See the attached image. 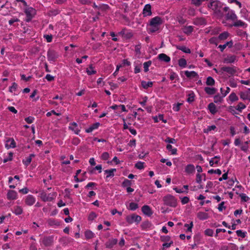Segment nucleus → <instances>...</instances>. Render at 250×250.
<instances>
[{
	"instance_id": "obj_1",
	"label": "nucleus",
	"mask_w": 250,
	"mask_h": 250,
	"mask_svg": "<svg viewBox=\"0 0 250 250\" xmlns=\"http://www.w3.org/2000/svg\"><path fill=\"white\" fill-rule=\"evenodd\" d=\"M208 8L213 11V14L219 17L222 18L223 14V4L218 0H210L208 4Z\"/></svg>"
},
{
	"instance_id": "obj_2",
	"label": "nucleus",
	"mask_w": 250,
	"mask_h": 250,
	"mask_svg": "<svg viewBox=\"0 0 250 250\" xmlns=\"http://www.w3.org/2000/svg\"><path fill=\"white\" fill-rule=\"evenodd\" d=\"M163 20L159 16L152 18L149 21V27L147 28L149 33H152L157 31L159 29V26L162 24Z\"/></svg>"
},
{
	"instance_id": "obj_3",
	"label": "nucleus",
	"mask_w": 250,
	"mask_h": 250,
	"mask_svg": "<svg viewBox=\"0 0 250 250\" xmlns=\"http://www.w3.org/2000/svg\"><path fill=\"white\" fill-rule=\"evenodd\" d=\"M223 13H225V19L227 20H231L234 21L237 20V17L234 12L230 9L229 7L225 6L223 8Z\"/></svg>"
},
{
	"instance_id": "obj_4",
	"label": "nucleus",
	"mask_w": 250,
	"mask_h": 250,
	"mask_svg": "<svg viewBox=\"0 0 250 250\" xmlns=\"http://www.w3.org/2000/svg\"><path fill=\"white\" fill-rule=\"evenodd\" d=\"M163 201L165 205L171 207H175L177 205L176 200L171 195L168 194L164 196Z\"/></svg>"
},
{
	"instance_id": "obj_5",
	"label": "nucleus",
	"mask_w": 250,
	"mask_h": 250,
	"mask_svg": "<svg viewBox=\"0 0 250 250\" xmlns=\"http://www.w3.org/2000/svg\"><path fill=\"white\" fill-rule=\"evenodd\" d=\"M126 222L131 224L133 223H136L138 224L141 221V217L139 215L133 214L131 215H128L126 217Z\"/></svg>"
},
{
	"instance_id": "obj_6",
	"label": "nucleus",
	"mask_w": 250,
	"mask_h": 250,
	"mask_svg": "<svg viewBox=\"0 0 250 250\" xmlns=\"http://www.w3.org/2000/svg\"><path fill=\"white\" fill-rule=\"evenodd\" d=\"M24 12L26 15V21L27 22H29L36 14V10L32 7L26 8Z\"/></svg>"
},
{
	"instance_id": "obj_7",
	"label": "nucleus",
	"mask_w": 250,
	"mask_h": 250,
	"mask_svg": "<svg viewBox=\"0 0 250 250\" xmlns=\"http://www.w3.org/2000/svg\"><path fill=\"white\" fill-rule=\"evenodd\" d=\"M47 59L49 62H55L59 57L58 54L53 50H49L47 54Z\"/></svg>"
},
{
	"instance_id": "obj_8",
	"label": "nucleus",
	"mask_w": 250,
	"mask_h": 250,
	"mask_svg": "<svg viewBox=\"0 0 250 250\" xmlns=\"http://www.w3.org/2000/svg\"><path fill=\"white\" fill-rule=\"evenodd\" d=\"M42 242L45 247L51 246L53 243V237L52 236H44L42 238Z\"/></svg>"
},
{
	"instance_id": "obj_9",
	"label": "nucleus",
	"mask_w": 250,
	"mask_h": 250,
	"mask_svg": "<svg viewBox=\"0 0 250 250\" xmlns=\"http://www.w3.org/2000/svg\"><path fill=\"white\" fill-rule=\"evenodd\" d=\"M142 211L144 214L148 216H150L153 213L151 208L147 205L143 206L142 208Z\"/></svg>"
},
{
	"instance_id": "obj_10",
	"label": "nucleus",
	"mask_w": 250,
	"mask_h": 250,
	"mask_svg": "<svg viewBox=\"0 0 250 250\" xmlns=\"http://www.w3.org/2000/svg\"><path fill=\"white\" fill-rule=\"evenodd\" d=\"M151 7L149 4H146L143 9V14L144 17L151 16L152 14L151 12Z\"/></svg>"
},
{
	"instance_id": "obj_11",
	"label": "nucleus",
	"mask_w": 250,
	"mask_h": 250,
	"mask_svg": "<svg viewBox=\"0 0 250 250\" xmlns=\"http://www.w3.org/2000/svg\"><path fill=\"white\" fill-rule=\"evenodd\" d=\"M35 198L32 195L27 196L25 202L28 206H32L35 203Z\"/></svg>"
},
{
	"instance_id": "obj_12",
	"label": "nucleus",
	"mask_w": 250,
	"mask_h": 250,
	"mask_svg": "<svg viewBox=\"0 0 250 250\" xmlns=\"http://www.w3.org/2000/svg\"><path fill=\"white\" fill-rule=\"evenodd\" d=\"M221 70L223 71V72H227L229 74L232 75L236 72V70L234 67H231L223 66L221 68Z\"/></svg>"
},
{
	"instance_id": "obj_13",
	"label": "nucleus",
	"mask_w": 250,
	"mask_h": 250,
	"mask_svg": "<svg viewBox=\"0 0 250 250\" xmlns=\"http://www.w3.org/2000/svg\"><path fill=\"white\" fill-rule=\"evenodd\" d=\"M17 197V193L15 190H10L7 194L8 200H15Z\"/></svg>"
},
{
	"instance_id": "obj_14",
	"label": "nucleus",
	"mask_w": 250,
	"mask_h": 250,
	"mask_svg": "<svg viewBox=\"0 0 250 250\" xmlns=\"http://www.w3.org/2000/svg\"><path fill=\"white\" fill-rule=\"evenodd\" d=\"M158 58L159 60L166 62H168L170 61V57L164 53L160 54L158 56Z\"/></svg>"
},
{
	"instance_id": "obj_15",
	"label": "nucleus",
	"mask_w": 250,
	"mask_h": 250,
	"mask_svg": "<svg viewBox=\"0 0 250 250\" xmlns=\"http://www.w3.org/2000/svg\"><path fill=\"white\" fill-rule=\"evenodd\" d=\"M233 45V42L230 41L227 42L225 44L223 45H219L218 47L220 49L221 52H223L224 50L228 46L229 48H231Z\"/></svg>"
},
{
	"instance_id": "obj_16",
	"label": "nucleus",
	"mask_w": 250,
	"mask_h": 250,
	"mask_svg": "<svg viewBox=\"0 0 250 250\" xmlns=\"http://www.w3.org/2000/svg\"><path fill=\"white\" fill-rule=\"evenodd\" d=\"M222 249L224 250H238V247L234 244L230 243L228 246L222 247Z\"/></svg>"
},
{
	"instance_id": "obj_17",
	"label": "nucleus",
	"mask_w": 250,
	"mask_h": 250,
	"mask_svg": "<svg viewBox=\"0 0 250 250\" xmlns=\"http://www.w3.org/2000/svg\"><path fill=\"white\" fill-rule=\"evenodd\" d=\"M6 147L9 148H14L16 147V143L13 139H9L7 141Z\"/></svg>"
},
{
	"instance_id": "obj_18",
	"label": "nucleus",
	"mask_w": 250,
	"mask_h": 250,
	"mask_svg": "<svg viewBox=\"0 0 250 250\" xmlns=\"http://www.w3.org/2000/svg\"><path fill=\"white\" fill-rule=\"evenodd\" d=\"M118 240L117 239H112L106 243V247L108 248H112L114 245L117 244Z\"/></svg>"
},
{
	"instance_id": "obj_19",
	"label": "nucleus",
	"mask_w": 250,
	"mask_h": 250,
	"mask_svg": "<svg viewBox=\"0 0 250 250\" xmlns=\"http://www.w3.org/2000/svg\"><path fill=\"white\" fill-rule=\"evenodd\" d=\"M197 217L200 220H206L208 218V214L202 211H200L197 213Z\"/></svg>"
},
{
	"instance_id": "obj_20",
	"label": "nucleus",
	"mask_w": 250,
	"mask_h": 250,
	"mask_svg": "<svg viewBox=\"0 0 250 250\" xmlns=\"http://www.w3.org/2000/svg\"><path fill=\"white\" fill-rule=\"evenodd\" d=\"M204 90L206 93L208 95H213L217 91V89L216 88L210 87H206Z\"/></svg>"
},
{
	"instance_id": "obj_21",
	"label": "nucleus",
	"mask_w": 250,
	"mask_h": 250,
	"mask_svg": "<svg viewBox=\"0 0 250 250\" xmlns=\"http://www.w3.org/2000/svg\"><path fill=\"white\" fill-rule=\"evenodd\" d=\"M208 108L212 114H214L217 112L216 105L213 103H211L208 105Z\"/></svg>"
},
{
	"instance_id": "obj_22",
	"label": "nucleus",
	"mask_w": 250,
	"mask_h": 250,
	"mask_svg": "<svg viewBox=\"0 0 250 250\" xmlns=\"http://www.w3.org/2000/svg\"><path fill=\"white\" fill-rule=\"evenodd\" d=\"M185 74L188 78H191V77L194 78V77H196L198 76V74L194 71H185Z\"/></svg>"
},
{
	"instance_id": "obj_23",
	"label": "nucleus",
	"mask_w": 250,
	"mask_h": 250,
	"mask_svg": "<svg viewBox=\"0 0 250 250\" xmlns=\"http://www.w3.org/2000/svg\"><path fill=\"white\" fill-rule=\"evenodd\" d=\"M35 155L34 154H30L29 156L28 157L26 160H23L22 162L27 167L28 166L30 163L31 162L32 159L33 157H34Z\"/></svg>"
},
{
	"instance_id": "obj_24",
	"label": "nucleus",
	"mask_w": 250,
	"mask_h": 250,
	"mask_svg": "<svg viewBox=\"0 0 250 250\" xmlns=\"http://www.w3.org/2000/svg\"><path fill=\"white\" fill-rule=\"evenodd\" d=\"M115 171H116V169L115 168H112L104 170L105 173L107 174L106 178H107L110 177H113L114 176V172Z\"/></svg>"
},
{
	"instance_id": "obj_25",
	"label": "nucleus",
	"mask_w": 250,
	"mask_h": 250,
	"mask_svg": "<svg viewBox=\"0 0 250 250\" xmlns=\"http://www.w3.org/2000/svg\"><path fill=\"white\" fill-rule=\"evenodd\" d=\"M236 21L234 22L233 25H231L230 26L232 27V26H235V27H244V26L246 25V24L242 21L241 20H235Z\"/></svg>"
},
{
	"instance_id": "obj_26",
	"label": "nucleus",
	"mask_w": 250,
	"mask_h": 250,
	"mask_svg": "<svg viewBox=\"0 0 250 250\" xmlns=\"http://www.w3.org/2000/svg\"><path fill=\"white\" fill-rule=\"evenodd\" d=\"M141 84L142 87L145 89H147L148 87H150L152 86L153 83L152 82H146V81H143L141 82Z\"/></svg>"
},
{
	"instance_id": "obj_27",
	"label": "nucleus",
	"mask_w": 250,
	"mask_h": 250,
	"mask_svg": "<svg viewBox=\"0 0 250 250\" xmlns=\"http://www.w3.org/2000/svg\"><path fill=\"white\" fill-rule=\"evenodd\" d=\"M194 23L197 25H204L206 23V21L203 18H198L194 21Z\"/></svg>"
},
{
	"instance_id": "obj_28",
	"label": "nucleus",
	"mask_w": 250,
	"mask_h": 250,
	"mask_svg": "<svg viewBox=\"0 0 250 250\" xmlns=\"http://www.w3.org/2000/svg\"><path fill=\"white\" fill-rule=\"evenodd\" d=\"M229 36V33L228 32L225 31L219 35V36H218V39H219L220 40H225L226 39H227Z\"/></svg>"
},
{
	"instance_id": "obj_29",
	"label": "nucleus",
	"mask_w": 250,
	"mask_h": 250,
	"mask_svg": "<svg viewBox=\"0 0 250 250\" xmlns=\"http://www.w3.org/2000/svg\"><path fill=\"white\" fill-rule=\"evenodd\" d=\"M236 60L235 56H229L225 59V62L226 63H233Z\"/></svg>"
},
{
	"instance_id": "obj_30",
	"label": "nucleus",
	"mask_w": 250,
	"mask_h": 250,
	"mask_svg": "<svg viewBox=\"0 0 250 250\" xmlns=\"http://www.w3.org/2000/svg\"><path fill=\"white\" fill-rule=\"evenodd\" d=\"M206 84L209 86L214 85L215 84V81L211 77H208L206 81Z\"/></svg>"
},
{
	"instance_id": "obj_31",
	"label": "nucleus",
	"mask_w": 250,
	"mask_h": 250,
	"mask_svg": "<svg viewBox=\"0 0 250 250\" xmlns=\"http://www.w3.org/2000/svg\"><path fill=\"white\" fill-rule=\"evenodd\" d=\"M177 49L183 51L186 53H190V50L189 48H187L185 46H176Z\"/></svg>"
},
{
	"instance_id": "obj_32",
	"label": "nucleus",
	"mask_w": 250,
	"mask_h": 250,
	"mask_svg": "<svg viewBox=\"0 0 250 250\" xmlns=\"http://www.w3.org/2000/svg\"><path fill=\"white\" fill-rule=\"evenodd\" d=\"M93 69H94V68H93L92 65L90 64L89 66V68H87V69H86V72H87V74L89 75H91L96 74V71L95 70H94Z\"/></svg>"
},
{
	"instance_id": "obj_33",
	"label": "nucleus",
	"mask_w": 250,
	"mask_h": 250,
	"mask_svg": "<svg viewBox=\"0 0 250 250\" xmlns=\"http://www.w3.org/2000/svg\"><path fill=\"white\" fill-rule=\"evenodd\" d=\"M185 170L188 173H192L195 170L194 167L192 165H188L186 167Z\"/></svg>"
},
{
	"instance_id": "obj_34",
	"label": "nucleus",
	"mask_w": 250,
	"mask_h": 250,
	"mask_svg": "<svg viewBox=\"0 0 250 250\" xmlns=\"http://www.w3.org/2000/svg\"><path fill=\"white\" fill-rule=\"evenodd\" d=\"M13 212L16 215H20L22 213V209L20 206H16L14 207Z\"/></svg>"
},
{
	"instance_id": "obj_35",
	"label": "nucleus",
	"mask_w": 250,
	"mask_h": 250,
	"mask_svg": "<svg viewBox=\"0 0 250 250\" xmlns=\"http://www.w3.org/2000/svg\"><path fill=\"white\" fill-rule=\"evenodd\" d=\"M167 149L169 151H171V153L172 155H175L177 153V149L176 148H172V146L171 145L168 144L167 146Z\"/></svg>"
},
{
	"instance_id": "obj_36",
	"label": "nucleus",
	"mask_w": 250,
	"mask_h": 250,
	"mask_svg": "<svg viewBox=\"0 0 250 250\" xmlns=\"http://www.w3.org/2000/svg\"><path fill=\"white\" fill-rule=\"evenodd\" d=\"M240 96L241 99H243V100H249V101H250V97L247 93H245V92H240Z\"/></svg>"
},
{
	"instance_id": "obj_37",
	"label": "nucleus",
	"mask_w": 250,
	"mask_h": 250,
	"mask_svg": "<svg viewBox=\"0 0 250 250\" xmlns=\"http://www.w3.org/2000/svg\"><path fill=\"white\" fill-rule=\"evenodd\" d=\"M151 63L152 62L151 61H148L144 63L143 65L145 72H146L148 71V68L151 65Z\"/></svg>"
},
{
	"instance_id": "obj_38",
	"label": "nucleus",
	"mask_w": 250,
	"mask_h": 250,
	"mask_svg": "<svg viewBox=\"0 0 250 250\" xmlns=\"http://www.w3.org/2000/svg\"><path fill=\"white\" fill-rule=\"evenodd\" d=\"M138 208V205L137 203L131 202L129 204L128 209L131 210H135Z\"/></svg>"
},
{
	"instance_id": "obj_39",
	"label": "nucleus",
	"mask_w": 250,
	"mask_h": 250,
	"mask_svg": "<svg viewBox=\"0 0 250 250\" xmlns=\"http://www.w3.org/2000/svg\"><path fill=\"white\" fill-rule=\"evenodd\" d=\"M216 128L215 125H212L210 126H208L207 128H205L204 129V132L205 133H208L211 130H214Z\"/></svg>"
},
{
	"instance_id": "obj_40",
	"label": "nucleus",
	"mask_w": 250,
	"mask_h": 250,
	"mask_svg": "<svg viewBox=\"0 0 250 250\" xmlns=\"http://www.w3.org/2000/svg\"><path fill=\"white\" fill-rule=\"evenodd\" d=\"M99 10L106 11L109 9V6L106 4H101L99 5Z\"/></svg>"
},
{
	"instance_id": "obj_41",
	"label": "nucleus",
	"mask_w": 250,
	"mask_h": 250,
	"mask_svg": "<svg viewBox=\"0 0 250 250\" xmlns=\"http://www.w3.org/2000/svg\"><path fill=\"white\" fill-rule=\"evenodd\" d=\"M94 233L90 230H86L85 232V236L87 239H90L94 237Z\"/></svg>"
},
{
	"instance_id": "obj_42",
	"label": "nucleus",
	"mask_w": 250,
	"mask_h": 250,
	"mask_svg": "<svg viewBox=\"0 0 250 250\" xmlns=\"http://www.w3.org/2000/svg\"><path fill=\"white\" fill-rule=\"evenodd\" d=\"M41 198L42 200L44 201H50L52 200L51 197H48L47 196L46 194L44 192H43L41 194Z\"/></svg>"
},
{
	"instance_id": "obj_43",
	"label": "nucleus",
	"mask_w": 250,
	"mask_h": 250,
	"mask_svg": "<svg viewBox=\"0 0 250 250\" xmlns=\"http://www.w3.org/2000/svg\"><path fill=\"white\" fill-rule=\"evenodd\" d=\"M229 99L231 102H234L238 100V98L234 93H232L229 96Z\"/></svg>"
},
{
	"instance_id": "obj_44",
	"label": "nucleus",
	"mask_w": 250,
	"mask_h": 250,
	"mask_svg": "<svg viewBox=\"0 0 250 250\" xmlns=\"http://www.w3.org/2000/svg\"><path fill=\"white\" fill-rule=\"evenodd\" d=\"M193 31V28L191 26L186 27L184 29V32L187 34L191 33Z\"/></svg>"
},
{
	"instance_id": "obj_45",
	"label": "nucleus",
	"mask_w": 250,
	"mask_h": 250,
	"mask_svg": "<svg viewBox=\"0 0 250 250\" xmlns=\"http://www.w3.org/2000/svg\"><path fill=\"white\" fill-rule=\"evenodd\" d=\"M178 63L180 66L185 67L187 65V61L185 59H180L179 60Z\"/></svg>"
},
{
	"instance_id": "obj_46",
	"label": "nucleus",
	"mask_w": 250,
	"mask_h": 250,
	"mask_svg": "<svg viewBox=\"0 0 250 250\" xmlns=\"http://www.w3.org/2000/svg\"><path fill=\"white\" fill-rule=\"evenodd\" d=\"M151 226V223L148 221L144 222L142 224V227L143 229H146L150 228Z\"/></svg>"
},
{
	"instance_id": "obj_47",
	"label": "nucleus",
	"mask_w": 250,
	"mask_h": 250,
	"mask_svg": "<svg viewBox=\"0 0 250 250\" xmlns=\"http://www.w3.org/2000/svg\"><path fill=\"white\" fill-rule=\"evenodd\" d=\"M131 185V182L128 179H125L122 183V186L124 187H129Z\"/></svg>"
},
{
	"instance_id": "obj_48",
	"label": "nucleus",
	"mask_w": 250,
	"mask_h": 250,
	"mask_svg": "<svg viewBox=\"0 0 250 250\" xmlns=\"http://www.w3.org/2000/svg\"><path fill=\"white\" fill-rule=\"evenodd\" d=\"M236 234L237 236L241 237V238H245L246 235V232H243L241 230H237L236 231Z\"/></svg>"
},
{
	"instance_id": "obj_49",
	"label": "nucleus",
	"mask_w": 250,
	"mask_h": 250,
	"mask_svg": "<svg viewBox=\"0 0 250 250\" xmlns=\"http://www.w3.org/2000/svg\"><path fill=\"white\" fill-rule=\"evenodd\" d=\"M222 97H221L219 95H216L214 97V102L215 103H221L222 101Z\"/></svg>"
},
{
	"instance_id": "obj_50",
	"label": "nucleus",
	"mask_w": 250,
	"mask_h": 250,
	"mask_svg": "<svg viewBox=\"0 0 250 250\" xmlns=\"http://www.w3.org/2000/svg\"><path fill=\"white\" fill-rule=\"evenodd\" d=\"M208 173L209 174L216 173L218 175H221L222 173V172H221V170L219 169H217L216 170L211 169L208 171Z\"/></svg>"
},
{
	"instance_id": "obj_51",
	"label": "nucleus",
	"mask_w": 250,
	"mask_h": 250,
	"mask_svg": "<svg viewBox=\"0 0 250 250\" xmlns=\"http://www.w3.org/2000/svg\"><path fill=\"white\" fill-rule=\"evenodd\" d=\"M18 87V84L16 83H13L12 85L9 87V91L13 92L15 91Z\"/></svg>"
},
{
	"instance_id": "obj_52",
	"label": "nucleus",
	"mask_w": 250,
	"mask_h": 250,
	"mask_svg": "<svg viewBox=\"0 0 250 250\" xmlns=\"http://www.w3.org/2000/svg\"><path fill=\"white\" fill-rule=\"evenodd\" d=\"M239 196L244 202H247L250 199V198L244 193L240 194Z\"/></svg>"
},
{
	"instance_id": "obj_53",
	"label": "nucleus",
	"mask_w": 250,
	"mask_h": 250,
	"mask_svg": "<svg viewBox=\"0 0 250 250\" xmlns=\"http://www.w3.org/2000/svg\"><path fill=\"white\" fill-rule=\"evenodd\" d=\"M246 107V105L243 104L242 103H239L237 106L236 109L239 111H241L242 109H244Z\"/></svg>"
},
{
	"instance_id": "obj_54",
	"label": "nucleus",
	"mask_w": 250,
	"mask_h": 250,
	"mask_svg": "<svg viewBox=\"0 0 250 250\" xmlns=\"http://www.w3.org/2000/svg\"><path fill=\"white\" fill-rule=\"evenodd\" d=\"M165 142L166 143H168L169 144H175L176 142V141L174 138H171L169 137H167L165 140Z\"/></svg>"
},
{
	"instance_id": "obj_55",
	"label": "nucleus",
	"mask_w": 250,
	"mask_h": 250,
	"mask_svg": "<svg viewBox=\"0 0 250 250\" xmlns=\"http://www.w3.org/2000/svg\"><path fill=\"white\" fill-rule=\"evenodd\" d=\"M205 234L206 235L211 236L213 234V231L212 229H208L205 230Z\"/></svg>"
},
{
	"instance_id": "obj_56",
	"label": "nucleus",
	"mask_w": 250,
	"mask_h": 250,
	"mask_svg": "<svg viewBox=\"0 0 250 250\" xmlns=\"http://www.w3.org/2000/svg\"><path fill=\"white\" fill-rule=\"evenodd\" d=\"M194 100V93H190L188 94V97L187 99V101L188 103H191Z\"/></svg>"
},
{
	"instance_id": "obj_57",
	"label": "nucleus",
	"mask_w": 250,
	"mask_h": 250,
	"mask_svg": "<svg viewBox=\"0 0 250 250\" xmlns=\"http://www.w3.org/2000/svg\"><path fill=\"white\" fill-rule=\"evenodd\" d=\"M193 226V222H191L190 224H185L184 227L187 228L188 231H191L192 228Z\"/></svg>"
},
{
	"instance_id": "obj_58",
	"label": "nucleus",
	"mask_w": 250,
	"mask_h": 250,
	"mask_svg": "<svg viewBox=\"0 0 250 250\" xmlns=\"http://www.w3.org/2000/svg\"><path fill=\"white\" fill-rule=\"evenodd\" d=\"M135 167L139 169H143L144 168V163L138 162L135 164Z\"/></svg>"
},
{
	"instance_id": "obj_59",
	"label": "nucleus",
	"mask_w": 250,
	"mask_h": 250,
	"mask_svg": "<svg viewBox=\"0 0 250 250\" xmlns=\"http://www.w3.org/2000/svg\"><path fill=\"white\" fill-rule=\"evenodd\" d=\"M96 217H97V214L94 212H91L90 213V214L89 215L88 220H93Z\"/></svg>"
},
{
	"instance_id": "obj_60",
	"label": "nucleus",
	"mask_w": 250,
	"mask_h": 250,
	"mask_svg": "<svg viewBox=\"0 0 250 250\" xmlns=\"http://www.w3.org/2000/svg\"><path fill=\"white\" fill-rule=\"evenodd\" d=\"M109 156V155L108 153L105 152L102 154V155L101 156V158L104 160H106L108 159Z\"/></svg>"
},
{
	"instance_id": "obj_61",
	"label": "nucleus",
	"mask_w": 250,
	"mask_h": 250,
	"mask_svg": "<svg viewBox=\"0 0 250 250\" xmlns=\"http://www.w3.org/2000/svg\"><path fill=\"white\" fill-rule=\"evenodd\" d=\"M52 114H55L57 116H60L61 115V113H56L55 110H51L50 112H48L46 113V116L47 117H50Z\"/></svg>"
},
{
	"instance_id": "obj_62",
	"label": "nucleus",
	"mask_w": 250,
	"mask_h": 250,
	"mask_svg": "<svg viewBox=\"0 0 250 250\" xmlns=\"http://www.w3.org/2000/svg\"><path fill=\"white\" fill-rule=\"evenodd\" d=\"M44 38L48 42H50L52 40V36L51 35H44Z\"/></svg>"
},
{
	"instance_id": "obj_63",
	"label": "nucleus",
	"mask_w": 250,
	"mask_h": 250,
	"mask_svg": "<svg viewBox=\"0 0 250 250\" xmlns=\"http://www.w3.org/2000/svg\"><path fill=\"white\" fill-rule=\"evenodd\" d=\"M34 120V118L31 116L28 117L25 119V121L28 123V124H31L33 123V121Z\"/></svg>"
},
{
	"instance_id": "obj_64",
	"label": "nucleus",
	"mask_w": 250,
	"mask_h": 250,
	"mask_svg": "<svg viewBox=\"0 0 250 250\" xmlns=\"http://www.w3.org/2000/svg\"><path fill=\"white\" fill-rule=\"evenodd\" d=\"M224 202H222L218 206V209L220 211H222L223 210V208H225L226 207L224 206Z\"/></svg>"
}]
</instances>
